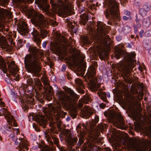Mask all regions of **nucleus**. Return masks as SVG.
Returning a JSON list of instances; mask_svg holds the SVG:
<instances>
[{
    "mask_svg": "<svg viewBox=\"0 0 151 151\" xmlns=\"http://www.w3.org/2000/svg\"><path fill=\"white\" fill-rule=\"evenodd\" d=\"M29 51L30 54L27 55L24 58L25 68L33 76H40L41 69L40 61L42 53L40 50L36 47H30Z\"/></svg>",
    "mask_w": 151,
    "mask_h": 151,
    "instance_id": "obj_1",
    "label": "nucleus"
},
{
    "mask_svg": "<svg viewBox=\"0 0 151 151\" xmlns=\"http://www.w3.org/2000/svg\"><path fill=\"white\" fill-rule=\"evenodd\" d=\"M31 21L32 23L40 31V34L36 29L34 30L31 32L34 37V41L37 46H39L41 41L40 37L43 39L48 35V32L45 29V28L47 27L48 24L45 20L44 16L42 14L39 13L35 14L31 18Z\"/></svg>",
    "mask_w": 151,
    "mask_h": 151,
    "instance_id": "obj_2",
    "label": "nucleus"
},
{
    "mask_svg": "<svg viewBox=\"0 0 151 151\" xmlns=\"http://www.w3.org/2000/svg\"><path fill=\"white\" fill-rule=\"evenodd\" d=\"M65 91L69 94L70 96L62 91H58L56 96L58 99L64 105L65 108L69 109L73 106V103L77 101L79 97L71 88L65 87Z\"/></svg>",
    "mask_w": 151,
    "mask_h": 151,
    "instance_id": "obj_3",
    "label": "nucleus"
},
{
    "mask_svg": "<svg viewBox=\"0 0 151 151\" xmlns=\"http://www.w3.org/2000/svg\"><path fill=\"white\" fill-rule=\"evenodd\" d=\"M107 18L118 25L121 20L118 5L114 0H108L107 8L104 12Z\"/></svg>",
    "mask_w": 151,
    "mask_h": 151,
    "instance_id": "obj_4",
    "label": "nucleus"
},
{
    "mask_svg": "<svg viewBox=\"0 0 151 151\" xmlns=\"http://www.w3.org/2000/svg\"><path fill=\"white\" fill-rule=\"evenodd\" d=\"M62 136L67 141L68 144L70 145H74L76 144L78 147H80L84 143L86 139V132L83 129L80 131L78 135L79 141L77 143L78 139L77 137H72L71 132L68 130L65 129L62 132Z\"/></svg>",
    "mask_w": 151,
    "mask_h": 151,
    "instance_id": "obj_5",
    "label": "nucleus"
},
{
    "mask_svg": "<svg viewBox=\"0 0 151 151\" xmlns=\"http://www.w3.org/2000/svg\"><path fill=\"white\" fill-rule=\"evenodd\" d=\"M97 27L98 33L96 37V39L98 45H103L104 46H108V42L109 40V35H106V26L104 22L98 21L97 23Z\"/></svg>",
    "mask_w": 151,
    "mask_h": 151,
    "instance_id": "obj_6",
    "label": "nucleus"
},
{
    "mask_svg": "<svg viewBox=\"0 0 151 151\" xmlns=\"http://www.w3.org/2000/svg\"><path fill=\"white\" fill-rule=\"evenodd\" d=\"M127 144L130 147H137L136 151H146L148 148L151 151V141L142 138L139 141L133 139H129Z\"/></svg>",
    "mask_w": 151,
    "mask_h": 151,
    "instance_id": "obj_7",
    "label": "nucleus"
},
{
    "mask_svg": "<svg viewBox=\"0 0 151 151\" xmlns=\"http://www.w3.org/2000/svg\"><path fill=\"white\" fill-rule=\"evenodd\" d=\"M45 113L47 117L49 118H52L53 116L63 118L67 114V113L62 110L61 105L59 104L56 106L52 104H48V108L45 109Z\"/></svg>",
    "mask_w": 151,
    "mask_h": 151,
    "instance_id": "obj_8",
    "label": "nucleus"
},
{
    "mask_svg": "<svg viewBox=\"0 0 151 151\" xmlns=\"http://www.w3.org/2000/svg\"><path fill=\"white\" fill-rule=\"evenodd\" d=\"M135 55L136 54L134 52H131L128 55L129 58L127 61L123 63L121 65V70L125 76L127 78H129L132 68L136 63V60L134 59Z\"/></svg>",
    "mask_w": 151,
    "mask_h": 151,
    "instance_id": "obj_9",
    "label": "nucleus"
},
{
    "mask_svg": "<svg viewBox=\"0 0 151 151\" xmlns=\"http://www.w3.org/2000/svg\"><path fill=\"white\" fill-rule=\"evenodd\" d=\"M123 119L121 115L113 112L109 114L107 120L109 122L112 123L117 128L124 129L127 127L125 124Z\"/></svg>",
    "mask_w": 151,
    "mask_h": 151,
    "instance_id": "obj_10",
    "label": "nucleus"
},
{
    "mask_svg": "<svg viewBox=\"0 0 151 151\" xmlns=\"http://www.w3.org/2000/svg\"><path fill=\"white\" fill-rule=\"evenodd\" d=\"M96 74L95 69L93 67L89 68L86 74L89 81L90 89L93 92L97 91L100 86V84L97 83V78L95 76Z\"/></svg>",
    "mask_w": 151,
    "mask_h": 151,
    "instance_id": "obj_11",
    "label": "nucleus"
},
{
    "mask_svg": "<svg viewBox=\"0 0 151 151\" xmlns=\"http://www.w3.org/2000/svg\"><path fill=\"white\" fill-rule=\"evenodd\" d=\"M38 4L41 9L46 15L54 18V14L50 10V6L47 4L46 0H39Z\"/></svg>",
    "mask_w": 151,
    "mask_h": 151,
    "instance_id": "obj_12",
    "label": "nucleus"
},
{
    "mask_svg": "<svg viewBox=\"0 0 151 151\" xmlns=\"http://www.w3.org/2000/svg\"><path fill=\"white\" fill-rule=\"evenodd\" d=\"M4 115L8 122H12L14 127L17 126L16 123L15 122V120L13 116L11 115L10 113L5 108H2L0 109V116Z\"/></svg>",
    "mask_w": 151,
    "mask_h": 151,
    "instance_id": "obj_13",
    "label": "nucleus"
},
{
    "mask_svg": "<svg viewBox=\"0 0 151 151\" xmlns=\"http://www.w3.org/2000/svg\"><path fill=\"white\" fill-rule=\"evenodd\" d=\"M27 24L24 21H21L19 22L17 30L20 34L23 35H27L29 31L28 28Z\"/></svg>",
    "mask_w": 151,
    "mask_h": 151,
    "instance_id": "obj_14",
    "label": "nucleus"
},
{
    "mask_svg": "<svg viewBox=\"0 0 151 151\" xmlns=\"http://www.w3.org/2000/svg\"><path fill=\"white\" fill-rule=\"evenodd\" d=\"M45 137L48 143L51 145L52 146L53 145V142H52L51 138H52L54 141V142L58 147L60 149L61 147L60 145H59V141L58 138L54 137L50 133H45Z\"/></svg>",
    "mask_w": 151,
    "mask_h": 151,
    "instance_id": "obj_15",
    "label": "nucleus"
},
{
    "mask_svg": "<svg viewBox=\"0 0 151 151\" xmlns=\"http://www.w3.org/2000/svg\"><path fill=\"white\" fill-rule=\"evenodd\" d=\"M6 0H0V5L3 6L5 4ZM11 13L8 11L3 8L0 7V18L4 20L6 16L11 17Z\"/></svg>",
    "mask_w": 151,
    "mask_h": 151,
    "instance_id": "obj_16",
    "label": "nucleus"
},
{
    "mask_svg": "<svg viewBox=\"0 0 151 151\" xmlns=\"http://www.w3.org/2000/svg\"><path fill=\"white\" fill-rule=\"evenodd\" d=\"M9 137L12 140L15 142L16 145H17L19 144V146L20 147H25L27 145L26 140L24 138H20L18 139L13 134H10Z\"/></svg>",
    "mask_w": 151,
    "mask_h": 151,
    "instance_id": "obj_17",
    "label": "nucleus"
},
{
    "mask_svg": "<svg viewBox=\"0 0 151 151\" xmlns=\"http://www.w3.org/2000/svg\"><path fill=\"white\" fill-rule=\"evenodd\" d=\"M34 118L35 121L43 128H45L48 123L47 121L45 118L40 114L36 115Z\"/></svg>",
    "mask_w": 151,
    "mask_h": 151,
    "instance_id": "obj_18",
    "label": "nucleus"
},
{
    "mask_svg": "<svg viewBox=\"0 0 151 151\" xmlns=\"http://www.w3.org/2000/svg\"><path fill=\"white\" fill-rule=\"evenodd\" d=\"M46 99L48 101H50L52 99V96L53 94V89L49 84H47L45 86V91Z\"/></svg>",
    "mask_w": 151,
    "mask_h": 151,
    "instance_id": "obj_19",
    "label": "nucleus"
},
{
    "mask_svg": "<svg viewBox=\"0 0 151 151\" xmlns=\"http://www.w3.org/2000/svg\"><path fill=\"white\" fill-rule=\"evenodd\" d=\"M0 47L3 49H7L9 51L11 50V47L7 42L5 37L0 33Z\"/></svg>",
    "mask_w": 151,
    "mask_h": 151,
    "instance_id": "obj_20",
    "label": "nucleus"
},
{
    "mask_svg": "<svg viewBox=\"0 0 151 151\" xmlns=\"http://www.w3.org/2000/svg\"><path fill=\"white\" fill-rule=\"evenodd\" d=\"M81 116L83 118L88 119L93 113L91 112L88 106H85L84 108L81 109Z\"/></svg>",
    "mask_w": 151,
    "mask_h": 151,
    "instance_id": "obj_21",
    "label": "nucleus"
},
{
    "mask_svg": "<svg viewBox=\"0 0 151 151\" xmlns=\"http://www.w3.org/2000/svg\"><path fill=\"white\" fill-rule=\"evenodd\" d=\"M67 8V12L68 15H70L74 14V12L72 10L73 8L72 4L70 0H65Z\"/></svg>",
    "mask_w": 151,
    "mask_h": 151,
    "instance_id": "obj_22",
    "label": "nucleus"
},
{
    "mask_svg": "<svg viewBox=\"0 0 151 151\" xmlns=\"http://www.w3.org/2000/svg\"><path fill=\"white\" fill-rule=\"evenodd\" d=\"M63 3L62 1L60 0H50V3L54 9H56L59 6H61Z\"/></svg>",
    "mask_w": 151,
    "mask_h": 151,
    "instance_id": "obj_23",
    "label": "nucleus"
},
{
    "mask_svg": "<svg viewBox=\"0 0 151 151\" xmlns=\"http://www.w3.org/2000/svg\"><path fill=\"white\" fill-rule=\"evenodd\" d=\"M12 126L6 124L2 128V130L5 133L10 134L12 132Z\"/></svg>",
    "mask_w": 151,
    "mask_h": 151,
    "instance_id": "obj_24",
    "label": "nucleus"
},
{
    "mask_svg": "<svg viewBox=\"0 0 151 151\" xmlns=\"http://www.w3.org/2000/svg\"><path fill=\"white\" fill-rule=\"evenodd\" d=\"M33 99L32 98H30L26 99L24 100L23 101V102L24 105L25 106L26 109L27 110L28 109V105L29 104H34V102L32 101Z\"/></svg>",
    "mask_w": 151,
    "mask_h": 151,
    "instance_id": "obj_25",
    "label": "nucleus"
},
{
    "mask_svg": "<svg viewBox=\"0 0 151 151\" xmlns=\"http://www.w3.org/2000/svg\"><path fill=\"white\" fill-rule=\"evenodd\" d=\"M81 17L82 20L81 23L85 25L88 21V16L86 14H84L81 15Z\"/></svg>",
    "mask_w": 151,
    "mask_h": 151,
    "instance_id": "obj_26",
    "label": "nucleus"
},
{
    "mask_svg": "<svg viewBox=\"0 0 151 151\" xmlns=\"http://www.w3.org/2000/svg\"><path fill=\"white\" fill-rule=\"evenodd\" d=\"M99 121V118L98 117H95L94 120H92V122H89L90 126L91 129H94L93 127L96 126L97 123Z\"/></svg>",
    "mask_w": 151,
    "mask_h": 151,
    "instance_id": "obj_27",
    "label": "nucleus"
},
{
    "mask_svg": "<svg viewBox=\"0 0 151 151\" xmlns=\"http://www.w3.org/2000/svg\"><path fill=\"white\" fill-rule=\"evenodd\" d=\"M124 51L121 48H118L116 53L115 54V56L117 59H119L120 56L124 53Z\"/></svg>",
    "mask_w": 151,
    "mask_h": 151,
    "instance_id": "obj_28",
    "label": "nucleus"
},
{
    "mask_svg": "<svg viewBox=\"0 0 151 151\" xmlns=\"http://www.w3.org/2000/svg\"><path fill=\"white\" fill-rule=\"evenodd\" d=\"M58 40L59 42L62 45H63V44H66L67 40L63 36L60 35L58 38Z\"/></svg>",
    "mask_w": 151,
    "mask_h": 151,
    "instance_id": "obj_29",
    "label": "nucleus"
},
{
    "mask_svg": "<svg viewBox=\"0 0 151 151\" xmlns=\"http://www.w3.org/2000/svg\"><path fill=\"white\" fill-rule=\"evenodd\" d=\"M75 81L78 87L84 88V86L81 80L77 78L75 79Z\"/></svg>",
    "mask_w": 151,
    "mask_h": 151,
    "instance_id": "obj_30",
    "label": "nucleus"
},
{
    "mask_svg": "<svg viewBox=\"0 0 151 151\" xmlns=\"http://www.w3.org/2000/svg\"><path fill=\"white\" fill-rule=\"evenodd\" d=\"M34 0H15V2L17 5H19L21 3H32Z\"/></svg>",
    "mask_w": 151,
    "mask_h": 151,
    "instance_id": "obj_31",
    "label": "nucleus"
},
{
    "mask_svg": "<svg viewBox=\"0 0 151 151\" xmlns=\"http://www.w3.org/2000/svg\"><path fill=\"white\" fill-rule=\"evenodd\" d=\"M100 98L105 102H107V100L106 99V94L105 92H102L99 94Z\"/></svg>",
    "mask_w": 151,
    "mask_h": 151,
    "instance_id": "obj_32",
    "label": "nucleus"
},
{
    "mask_svg": "<svg viewBox=\"0 0 151 151\" xmlns=\"http://www.w3.org/2000/svg\"><path fill=\"white\" fill-rule=\"evenodd\" d=\"M107 125L106 124H103L102 123H100L98 125L97 127H96L95 129L98 130H102L104 129V128H106Z\"/></svg>",
    "mask_w": 151,
    "mask_h": 151,
    "instance_id": "obj_33",
    "label": "nucleus"
},
{
    "mask_svg": "<svg viewBox=\"0 0 151 151\" xmlns=\"http://www.w3.org/2000/svg\"><path fill=\"white\" fill-rule=\"evenodd\" d=\"M34 81L35 85L37 86V87L40 89L41 88L42 85L40 80L37 78H34Z\"/></svg>",
    "mask_w": 151,
    "mask_h": 151,
    "instance_id": "obj_34",
    "label": "nucleus"
},
{
    "mask_svg": "<svg viewBox=\"0 0 151 151\" xmlns=\"http://www.w3.org/2000/svg\"><path fill=\"white\" fill-rule=\"evenodd\" d=\"M70 116L73 119L76 118L77 115V111L76 110L72 109L70 111Z\"/></svg>",
    "mask_w": 151,
    "mask_h": 151,
    "instance_id": "obj_35",
    "label": "nucleus"
},
{
    "mask_svg": "<svg viewBox=\"0 0 151 151\" xmlns=\"http://www.w3.org/2000/svg\"><path fill=\"white\" fill-rule=\"evenodd\" d=\"M19 71V69L17 67L12 68V75L14 76H15L17 74V72Z\"/></svg>",
    "mask_w": 151,
    "mask_h": 151,
    "instance_id": "obj_36",
    "label": "nucleus"
},
{
    "mask_svg": "<svg viewBox=\"0 0 151 151\" xmlns=\"http://www.w3.org/2000/svg\"><path fill=\"white\" fill-rule=\"evenodd\" d=\"M84 102V101L82 100H79L78 101V103L75 104H74V106L76 108H78L80 109L83 106V103Z\"/></svg>",
    "mask_w": 151,
    "mask_h": 151,
    "instance_id": "obj_37",
    "label": "nucleus"
},
{
    "mask_svg": "<svg viewBox=\"0 0 151 151\" xmlns=\"http://www.w3.org/2000/svg\"><path fill=\"white\" fill-rule=\"evenodd\" d=\"M150 23V22L149 21V19L148 18L144 19L142 22L143 25L147 27L149 26Z\"/></svg>",
    "mask_w": 151,
    "mask_h": 151,
    "instance_id": "obj_38",
    "label": "nucleus"
},
{
    "mask_svg": "<svg viewBox=\"0 0 151 151\" xmlns=\"http://www.w3.org/2000/svg\"><path fill=\"white\" fill-rule=\"evenodd\" d=\"M26 143L27 144V145H25V147H21L19 146V145H18L19 146V151H26L25 150H24V149H25L26 150H28V148L27 147L28 146V143L27 142L26 140Z\"/></svg>",
    "mask_w": 151,
    "mask_h": 151,
    "instance_id": "obj_39",
    "label": "nucleus"
},
{
    "mask_svg": "<svg viewBox=\"0 0 151 151\" xmlns=\"http://www.w3.org/2000/svg\"><path fill=\"white\" fill-rule=\"evenodd\" d=\"M86 66L85 65H83V67H81L80 68V74L81 76H83L84 74V73L85 71V67Z\"/></svg>",
    "mask_w": 151,
    "mask_h": 151,
    "instance_id": "obj_40",
    "label": "nucleus"
},
{
    "mask_svg": "<svg viewBox=\"0 0 151 151\" xmlns=\"http://www.w3.org/2000/svg\"><path fill=\"white\" fill-rule=\"evenodd\" d=\"M43 151H53L52 149L48 146H45L42 148Z\"/></svg>",
    "mask_w": 151,
    "mask_h": 151,
    "instance_id": "obj_41",
    "label": "nucleus"
},
{
    "mask_svg": "<svg viewBox=\"0 0 151 151\" xmlns=\"http://www.w3.org/2000/svg\"><path fill=\"white\" fill-rule=\"evenodd\" d=\"M150 7V6L149 4H147L143 6L142 8L146 12H147L149 10Z\"/></svg>",
    "mask_w": 151,
    "mask_h": 151,
    "instance_id": "obj_42",
    "label": "nucleus"
},
{
    "mask_svg": "<svg viewBox=\"0 0 151 151\" xmlns=\"http://www.w3.org/2000/svg\"><path fill=\"white\" fill-rule=\"evenodd\" d=\"M146 12L143 8H141L139 10L140 14L142 16H145L146 15Z\"/></svg>",
    "mask_w": 151,
    "mask_h": 151,
    "instance_id": "obj_43",
    "label": "nucleus"
},
{
    "mask_svg": "<svg viewBox=\"0 0 151 151\" xmlns=\"http://www.w3.org/2000/svg\"><path fill=\"white\" fill-rule=\"evenodd\" d=\"M70 27L71 29L73 32L75 33L77 31L78 28L76 26L72 25L70 26Z\"/></svg>",
    "mask_w": 151,
    "mask_h": 151,
    "instance_id": "obj_44",
    "label": "nucleus"
},
{
    "mask_svg": "<svg viewBox=\"0 0 151 151\" xmlns=\"http://www.w3.org/2000/svg\"><path fill=\"white\" fill-rule=\"evenodd\" d=\"M151 126H149L147 129V132L146 135L148 136L150 135L151 138Z\"/></svg>",
    "mask_w": 151,
    "mask_h": 151,
    "instance_id": "obj_45",
    "label": "nucleus"
},
{
    "mask_svg": "<svg viewBox=\"0 0 151 151\" xmlns=\"http://www.w3.org/2000/svg\"><path fill=\"white\" fill-rule=\"evenodd\" d=\"M99 56L101 58H104V57H105L106 55V54H105V53L103 52H99Z\"/></svg>",
    "mask_w": 151,
    "mask_h": 151,
    "instance_id": "obj_46",
    "label": "nucleus"
},
{
    "mask_svg": "<svg viewBox=\"0 0 151 151\" xmlns=\"http://www.w3.org/2000/svg\"><path fill=\"white\" fill-rule=\"evenodd\" d=\"M83 127H84L85 129L86 130H88V128L89 127L90 128V124L86 122V125L84 124H83Z\"/></svg>",
    "mask_w": 151,
    "mask_h": 151,
    "instance_id": "obj_47",
    "label": "nucleus"
},
{
    "mask_svg": "<svg viewBox=\"0 0 151 151\" xmlns=\"http://www.w3.org/2000/svg\"><path fill=\"white\" fill-rule=\"evenodd\" d=\"M79 93H83L85 92L84 91L83 89L84 88L77 87Z\"/></svg>",
    "mask_w": 151,
    "mask_h": 151,
    "instance_id": "obj_48",
    "label": "nucleus"
},
{
    "mask_svg": "<svg viewBox=\"0 0 151 151\" xmlns=\"http://www.w3.org/2000/svg\"><path fill=\"white\" fill-rule=\"evenodd\" d=\"M22 42L23 41L22 40L19 39L18 40L17 43V45L18 46V47H21L22 46Z\"/></svg>",
    "mask_w": 151,
    "mask_h": 151,
    "instance_id": "obj_49",
    "label": "nucleus"
},
{
    "mask_svg": "<svg viewBox=\"0 0 151 151\" xmlns=\"http://www.w3.org/2000/svg\"><path fill=\"white\" fill-rule=\"evenodd\" d=\"M61 124H60L59 123L57 124V127L58 128L59 131L61 132V134H62V132L65 129L62 130V128L61 127Z\"/></svg>",
    "mask_w": 151,
    "mask_h": 151,
    "instance_id": "obj_50",
    "label": "nucleus"
},
{
    "mask_svg": "<svg viewBox=\"0 0 151 151\" xmlns=\"http://www.w3.org/2000/svg\"><path fill=\"white\" fill-rule=\"evenodd\" d=\"M83 98L85 100V101H90V99L89 96H84L83 97Z\"/></svg>",
    "mask_w": 151,
    "mask_h": 151,
    "instance_id": "obj_51",
    "label": "nucleus"
},
{
    "mask_svg": "<svg viewBox=\"0 0 151 151\" xmlns=\"http://www.w3.org/2000/svg\"><path fill=\"white\" fill-rule=\"evenodd\" d=\"M51 23L52 25L53 26L57 25L58 23L52 19H51Z\"/></svg>",
    "mask_w": 151,
    "mask_h": 151,
    "instance_id": "obj_52",
    "label": "nucleus"
},
{
    "mask_svg": "<svg viewBox=\"0 0 151 151\" xmlns=\"http://www.w3.org/2000/svg\"><path fill=\"white\" fill-rule=\"evenodd\" d=\"M123 19L124 20H131V18L130 16H124L123 17Z\"/></svg>",
    "mask_w": 151,
    "mask_h": 151,
    "instance_id": "obj_53",
    "label": "nucleus"
},
{
    "mask_svg": "<svg viewBox=\"0 0 151 151\" xmlns=\"http://www.w3.org/2000/svg\"><path fill=\"white\" fill-rule=\"evenodd\" d=\"M101 151H111V150L109 147H106L103 148Z\"/></svg>",
    "mask_w": 151,
    "mask_h": 151,
    "instance_id": "obj_54",
    "label": "nucleus"
},
{
    "mask_svg": "<svg viewBox=\"0 0 151 151\" xmlns=\"http://www.w3.org/2000/svg\"><path fill=\"white\" fill-rule=\"evenodd\" d=\"M66 76L68 79H70L72 78L71 75V74H70L69 73H67Z\"/></svg>",
    "mask_w": 151,
    "mask_h": 151,
    "instance_id": "obj_55",
    "label": "nucleus"
},
{
    "mask_svg": "<svg viewBox=\"0 0 151 151\" xmlns=\"http://www.w3.org/2000/svg\"><path fill=\"white\" fill-rule=\"evenodd\" d=\"M81 2L79 0H78L76 2V4H77V6L78 8L80 7L81 6Z\"/></svg>",
    "mask_w": 151,
    "mask_h": 151,
    "instance_id": "obj_56",
    "label": "nucleus"
},
{
    "mask_svg": "<svg viewBox=\"0 0 151 151\" xmlns=\"http://www.w3.org/2000/svg\"><path fill=\"white\" fill-rule=\"evenodd\" d=\"M81 124L78 125L77 126L76 129L77 130V132H79L80 131V130L81 129Z\"/></svg>",
    "mask_w": 151,
    "mask_h": 151,
    "instance_id": "obj_57",
    "label": "nucleus"
},
{
    "mask_svg": "<svg viewBox=\"0 0 151 151\" xmlns=\"http://www.w3.org/2000/svg\"><path fill=\"white\" fill-rule=\"evenodd\" d=\"M66 68V65H63L62 66V70L63 71H64L65 70Z\"/></svg>",
    "mask_w": 151,
    "mask_h": 151,
    "instance_id": "obj_58",
    "label": "nucleus"
},
{
    "mask_svg": "<svg viewBox=\"0 0 151 151\" xmlns=\"http://www.w3.org/2000/svg\"><path fill=\"white\" fill-rule=\"evenodd\" d=\"M99 106L101 108L103 109L104 107H105V104L103 103L101 104H100Z\"/></svg>",
    "mask_w": 151,
    "mask_h": 151,
    "instance_id": "obj_59",
    "label": "nucleus"
},
{
    "mask_svg": "<svg viewBox=\"0 0 151 151\" xmlns=\"http://www.w3.org/2000/svg\"><path fill=\"white\" fill-rule=\"evenodd\" d=\"M15 64V62L14 61H11V63H10V66L12 68L14 67V66Z\"/></svg>",
    "mask_w": 151,
    "mask_h": 151,
    "instance_id": "obj_60",
    "label": "nucleus"
},
{
    "mask_svg": "<svg viewBox=\"0 0 151 151\" xmlns=\"http://www.w3.org/2000/svg\"><path fill=\"white\" fill-rule=\"evenodd\" d=\"M133 100H132V101L134 102V101L137 104H138V100L136 99V98H134V97L133 96Z\"/></svg>",
    "mask_w": 151,
    "mask_h": 151,
    "instance_id": "obj_61",
    "label": "nucleus"
},
{
    "mask_svg": "<svg viewBox=\"0 0 151 151\" xmlns=\"http://www.w3.org/2000/svg\"><path fill=\"white\" fill-rule=\"evenodd\" d=\"M121 38L122 37L120 36H117L116 37V39L118 41H120L121 40Z\"/></svg>",
    "mask_w": 151,
    "mask_h": 151,
    "instance_id": "obj_62",
    "label": "nucleus"
},
{
    "mask_svg": "<svg viewBox=\"0 0 151 151\" xmlns=\"http://www.w3.org/2000/svg\"><path fill=\"white\" fill-rule=\"evenodd\" d=\"M133 27H134V32L135 33H137V28L136 27V26L135 25H133Z\"/></svg>",
    "mask_w": 151,
    "mask_h": 151,
    "instance_id": "obj_63",
    "label": "nucleus"
},
{
    "mask_svg": "<svg viewBox=\"0 0 151 151\" xmlns=\"http://www.w3.org/2000/svg\"><path fill=\"white\" fill-rule=\"evenodd\" d=\"M126 47L129 48H131L132 47V45L129 43H128L127 44Z\"/></svg>",
    "mask_w": 151,
    "mask_h": 151,
    "instance_id": "obj_64",
    "label": "nucleus"
}]
</instances>
